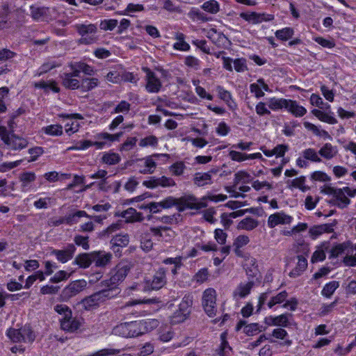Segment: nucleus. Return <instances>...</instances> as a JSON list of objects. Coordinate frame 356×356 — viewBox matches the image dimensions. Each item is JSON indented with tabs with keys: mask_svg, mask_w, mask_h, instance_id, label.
<instances>
[{
	"mask_svg": "<svg viewBox=\"0 0 356 356\" xmlns=\"http://www.w3.org/2000/svg\"><path fill=\"white\" fill-rule=\"evenodd\" d=\"M76 32L81 35L80 43L90 44L97 40V26L94 24H77L74 25Z\"/></svg>",
	"mask_w": 356,
	"mask_h": 356,
	"instance_id": "nucleus-1",
	"label": "nucleus"
},
{
	"mask_svg": "<svg viewBox=\"0 0 356 356\" xmlns=\"http://www.w3.org/2000/svg\"><path fill=\"white\" fill-rule=\"evenodd\" d=\"M0 138L5 145L12 149H22L28 145L26 139L15 134H10L6 127L3 126L0 127Z\"/></svg>",
	"mask_w": 356,
	"mask_h": 356,
	"instance_id": "nucleus-2",
	"label": "nucleus"
},
{
	"mask_svg": "<svg viewBox=\"0 0 356 356\" xmlns=\"http://www.w3.org/2000/svg\"><path fill=\"white\" fill-rule=\"evenodd\" d=\"M87 286L85 280H77L69 283L60 293V299L63 302H67L72 298L83 291Z\"/></svg>",
	"mask_w": 356,
	"mask_h": 356,
	"instance_id": "nucleus-3",
	"label": "nucleus"
},
{
	"mask_svg": "<svg viewBox=\"0 0 356 356\" xmlns=\"http://www.w3.org/2000/svg\"><path fill=\"white\" fill-rule=\"evenodd\" d=\"M166 271L164 268H159L154 275L145 282V289L147 291H157L163 288L166 282Z\"/></svg>",
	"mask_w": 356,
	"mask_h": 356,
	"instance_id": "nucleus-4",
	"label": "nucleus"
},
{
	"mask_svg": "<svg viewBox=\"0 0 356 356\" xmlns=\"http://www.w3.org/2000/svg\"><path fill=\"white\" fill-rule=\"evenodd\" d=\"M216 292L213 289H207L202 296V306L205 313L209 317H213L216 314Z\"/></svg>",
	"mask_w": 356,
	"mask_h": 356,
	"instance_id": "nucleus-5",
	"label": "nucleus"
},
{
	"mask_svg": "<svg viewBox=\"0 0 356 356\" xmlns=\"http://www.w3.org/2000/svg\"><path fill=\"white\" fill-rule=\"evenodd\" d=\"M129 270L130 268L129 265L120 263L111 272L110 279L104 280V282L106 284H113L117 286L120 282H122L125 279Z\"/></svg>",
	"mask_w": 356,
	"mask_h": 356,
	"instance_id": "nucleus-6",
	"label": "nucleus"
},
{
	"mask_svg": "<svg viewBox=\"0 0 356 356\" xmlns=\"http://www.w3.org/2000/svg\"><path fill=\"white\" fill-rule=\"evenodd\" d=\"M143 71L145 73V80L147 82L145 88L147 91L149 93L159 92L162 87L160 79L148 67H143Z\"/></svg>",
	"mask_w": 356,
	"mask_h": 356,
	"instance_id": "nucleus-7",
	"label": "nucleus"
},
{
	"mask_svg": "<svg viewBox=\"0 0 356 356\" xmlns=\"http://www.w3.org/2000/svg\"><path fill=\"white\" fill-rule=\"evenodd\" d=\"M143 185L148 188L154 189L159 186L163 188L174 186L176 183L172 178L165 176L160 177H150L147 180L143 182Z\"/></svg>",
	"mask_w": 356,
	"mask_h": 356,
	"instance_id": "nucleus-8",
	"label": "nucleus"
},
{
	"mask_svg": "<svg viewBox=\"0 0 356 356\" xmlns=\"http://www.w3.org/2000/svg\"><path fill=\"white\" fill-rule=\"evenodd\" d=\"M239 16L246 22L253 24H260L263 22H269L273 20L274 18L272 15H268L264 13H258L256 12H243L239 14Z\"/></svg>",
	"mask_w": 356,
	"mask_h": 356,
	"instance_id": "nucleus-9",
	"label": "nucleus"
},
{
	"mask_svg": "<svg viewBox=\"0 0 356 356\" xmlns=\"http://www.w3.org/2000/svg\"><path fill=\"white\" fill-rule=\"evenodd\" d=\"M76 251V247L74 244H68L65 249L53 250L51 254L56 257V259L64 264L73 258Z\"/></svg>",
	"mask_w": 356,
	"mask_h": 356,
	"instance_id": "nucleus-10",
	"label": "nucleus"
},
{
	"mask_svg": "<svg viewBox=\"0 0 356 356\" xmlns=\"http://www.w3.org/2000/svg\"><path fill=\"white\" fill-rule=\"evenodd\" d=\"M101 284L102 286L106 287L97 292L102 303L116 297L120 293V289L118 286L113 284H106L104 280L101 282Z\"/></svg>",
	"mask_w": 356,
	"mask_h": 356,
	"instance_id": "nucleus-11",
	"label": "nucleus"
},
{
	"mask_svg": "<svg viewBox=\"0 0 356 356\" xmlns=\"http://www.w3.org/2000/svg\"><path fill=\"white\" fill-rule=\"evenodd\" d=\"M19 180L21 183L22 191L27 192L35 188L36 175L33 172H24L19 175Z\"/></svg>",
	"mask_w": 356,
	"mask_h": 356,
	"instance_id": "nucleus-12",
	"label": "nucleus"
},
{
	"mask_svg": "<svg viewBox=\"0 0 356 356\" xmlns=\"http://www.w3.org/2000/svg\"><path fill=\"white\" fill-rule=\"evenodd\" d=\"M31 17L35 21H47L49 17V8L44 6L32 5L30 6Z\"/></svg>",
	"mask_w": 356,
	"mask_h": 356,
	"instance_id": "nucleus-13",
	"label": "nucleus"
},
{
	"mask_svg": "<svg viewBox=\"0 0 356 356\" xmlns=\"http://www.w3.org/2000/svg\"><path fill=\"white\" fill-rule=\"evenodd\" d=\"M292 314L289 313L282 314L277 316H269L265 318L264 323L268 326L288 327L289 325V318Z\"/></svg>",
	"mask_w": 356,
	"mask_h": 356,
	"instance_id": "nucleus-14",
	"label": "nucleus"
},
{
	"mask_svg": "<svg viewBox=\"0 0 356 356\" xmlns=\"http://www.w3.org/2000/svg\"><path fill=\"white\" fill-rule=\"evenodd\" d=\"M330 203L339 209H345L350 204V200L347 197L343 188H337Z\"/></svg>",
	"mask_w": 356,
	"mask_h": 356,
	"instance_id": "nucleus-15",
	"label": "nucleus"
},
{
	"mask_svg": "<svg viewBox=\"0 0 356 356\" xmlns=\"http://www.w3.org/2000/svg\"><path fill=\"white\" fill-rule=\"evenodd\" d=\"M293 218L289 215H286L282 212L275 213L270 215L268 219V225L270 228H273L275 226L282 224L286 225L290 224L292 221Z\"/></svg>",
	"mask_w": 356,
	"mask_h": 356,
	"instance_id": "nucleus-16",
	"label": "nucleus"
},
{
	"mask_svg": "<svg viewBox=\"0 0 356 356\" xmlns=\"http://www.w3.org/2000/svg\"><path fill=\"white\" fill-rule=\"evenodd\" d=\"M216 90L218 92V97L227 104L230 110L234 111L237 108V104L233 99L232 95L229 91L225 90L221 86H217Z\"/></svg>",
	"mask_w": 356,
	"mask_h": 356,
	"instance_id": "nucleus-17",
	"label": "nucleus"
},
{
	"mask_svg": "<svg viewBox=\"0 0 356 356\" xmlns=\"http://www.w3.org/2000/svg\"><path fill=\"white\" fill-rule=\"evenodd\" d=\"M112 258V254L110 252L104 251H93L92 252V263L95 264L96 267H105Z\"/></svg>",
	"mask_w": 356,
	"mask_h": 356,
	"instance_id": "nucleus-18",
	"label": "nucleus"
},
{
	"mask_svg": "<svg viewBox=\"0 0 356 356\" xmlns=\"http://www.w3.org/2000/svg\"><path fill=\"white\" fill-rule=\"evenodd\" d=\"M100 303L102 302L96 292L83 298L79 305L86 311H90L97 308Z\"/></svg>",
	"mask_w": 356,
	"mask_h": 356,
	"instance_id": "nucleus-19",
	"label": "nucleus"
},
{
	"mask_svg": "<svg viewBox=\"0 0 356 356\" xmlns=\"http://www.w3.org/2000/svg\"><path fill=\"white\" fill-rule=\"evenodd\" d=\"M129 338L136 337L146 332V323L142 321L128 322Z\"/></svg>",
	"mask_w": 356,
	"mask_h": 356,
	"instance_id": "nucleus-20",
	"label": "nucleus"
},
{
	"mask_svg": "<svg viewBox=\"0 0 356 356\" xmlns=\"http://www.w3.org/2000/svg\"><path fill=\"white\" fill-rule=\"evenodd\" d=\"M286 109L296 118H300L307 113V109L295 100L288 99Z\"/></svg>",
	"mask_w": 356,
	"mask_h": 356,
	"instance_id": "nucleus-21",
	"label": "nucleus"
},
{
	"mask_svg": "<svg viewBox=\"0 0 356 356\" xmlns=\"http://www.w3.org/2000/svg\"><path fill=\"white\" fill-rule=\"evenodd\" d=\"M120 216L125 218L127 222H141L144 219L143 214L132 207L122 211Z\"/></svg>",
	"mask_w": 356,
	"mask_h": 356,
	"instance_id": "nucleus-22",
	"label": "nucleus"
},
{
	"mask_svg": "<svg viewBox=\"0 0 356 356\" xmlns=\"http://www.w3.org/2000/svg\"><path fill=\"white\" fill-rule=\"evenodd\" d=\"M63 86L70 90H75L80 88V83L77 79L72 76L67 72L63 73L60 75Z\"/></svg>",
	"mask_w": 356,
	"mask_h": 356,
	"instance_id": "nucleus-23",
	"label": "nucleus"
},
{
	"mask_svg": "<svg viewBox=\"0 0 356 356\" xmlns=\"http://www.w3.org/2000/svg\"><path fill=\"white\" fill-rule=\"evenodd\" d=\"M250 242V238L246 235L238 236L233 242V248L234 253L237 257H243V251L241 250Z\"/></svg>",
	"mask_w": 356,
	"mask_h": 356,
	"instance_id": "nucleus-24",
	"label": "nucleus"
},
{
	"mask_svg": "<svg viewBox=\"0 0 356 356\" xmlns=\"http://www.w3.org/2000/svg\"><path fill=\"white\" fill-rule=\"evenodd\" d=\"M92 252L90 253H81L78 254L72 264L79 266L81 268H88L92 263Z\"/></svg>",
	"mask_w": 356,
	"mask_h": 356,
	"instance_id": "nucleus-25",
	"label": "nucleus"
},
{
	"mask_svg": "<svg viewBox=\"0 0 356 356\" xmlns=\"http://www.w3.org/2000/svg\"><path fill=\"white\" fill-rule=\"evenodd\" d=\"M66 225H72L79 222V219L83 217L91 218V217L85 211L81 210H72L66 216Z\"/></svg>",
	"mask_w": 356,
	"mask_h": 356,
	"instance_id": "nucleus-26",
	"label": "nucleus"
},
{
	"mask_svg": "<svg viewBox=\"0 0 356 356\" xmlns=\"http://www.w3.org/2000/svg\"><path fill=\"white\" fill-rule=\"evenodd\" d=\"M254 281L249 280L248 283H241L234 291V296L235 298L238 297L240 298H245L250 294V291L254 286Z\"/></svg>",
	"mask_w": 356,
	"mask_h": 356,
	"instance_id": "nucleus-27",
	"label": "nucleus"
},
{
	"mask_svg": "<svg viewBox=\"0 0 356 356\" xmlns=\"http://www.w3.org/2000/svg\"><path fill=\"white\" fill-rule=\"evenodd\" d=\"M337 152V147L329 143H325L318 151V154L327 160L333 159Z\"/></svg>",
	"mask_w": 356,
	"mask_h": 356,
	"instance_id": "nucleus-28",
	"label": "nucleus"
},
{
	"mask_svg": "<svg viewBox=\"0 0 356 356\" xmlns=\"http://www.w3.org/2000/svg\"><path fill=\"white\" fill-rule=\"evenodd\" d=\"M60 327L63 330L73 332L77 330L80 327L79 321L72 318V315L70 318H62L60 320Z\"/></svg>",
	"mask_w": 356,
	"mask_h": 356,
	"instance_id": "nucleus-29",
	"label": "nucleus"
},
{
	"mask_svg": "<svg viewBox=\"0 0 356 356\" xmlns=\"http://www.w3.org/2000/svg\"><path fill=\"white\" fill-rule=\"evenodd\" d=\"M246 275L249 279L257 277L259 270L257 265V260L253 257L248 258L245 264Z\"/></svg>",
	"mask_w": 356,
	"mask_h": 356,
	"instance_id": "nucleus-30",
	"label": "nucleus"
},
{
	"mask_svg": "<svg viewBox=\"0 0 356 356\" xmlns=\"http://www.w3.org/2000/svg\"><path fill=\"white\" fill-rule=\"evenodd\" d=\"M99 84L97 78H83L80 83V89L83 92H88L97 88Z\"/></svg>",
	"mask_w": 356,
	"mask_h": 356,
	"instance_id": "nucleus-31",
	"label": "nucleus"
},
{
	"mask_svg": "<svg viewBox=\"0 0 356 356\" xmlns=\"http://www.w3.org/2000/svg\"><path fill=\"white\" fill-rule=\"evenodd\" d=\"M312 113L322 122L330 124H335L337 123V120L334 117L330 115L328 113L321 111L318 109H313L312 111Z\"/></svg>",
	"mask_w": 356,
	"mask_h": 356,
	"instance_id": "nucleus-32",
	"label": "nucleus"
},
{
	"mask_svg": "<svg viewBox=\"0 0 356 356\" xmlns=\"http://www.w3.org/2000/svg\"><path fill=\"white\" fill-rule=\"evenodd\" d=\"M193 296L191 294H186L179 305L178 310L189 316L191 314V308L193 305Z\"/></svg>",
	"mask_w": 356,
	"mask_h": 356,
	"instance_id": "nucleus-33",
	"label": "nucleus"
},
{
	"mask_svg": "<svg viewBox=\"0 0 356 356\" xmlns=\"http://www.w3.org/2000/svg\"><path fill=\"white\" fill-rule=\"evenodd\" d=\"M193 182L197 186H204L213 183L209 173L196 172L194 175Z\"/></svg>",
	"mask_w": 356,
	"mask_h": 356,
	"instance_id": "nucleus-34",
	"label": "nucleus"
},
{
	"mask_svg": "<svg viewBox=\"0 0 356 356\" xmlns=\"http://www.w3.org/2000/svg\"><path fill=\"white\" fill-rule=\"evenodd\" d=\"M258 226V222L257 220L251 217H247L241 220L237 226L238 229H245L250 231L254 229Z\"/></svg>",
	"mask_w": 356,
	"mask_h": 356,
	"instance_id": "nucleus-35",
	"label": "nucleus"
},
{
	"mask_svg": "<svg viewBox=\"0 0 356 356\" xmlns=\"http://www.w3.org/2000/svg\"><path fill=\"white\" fill-rule=\"evenodd\" d=\"M288 99L275 97L270 98L268 101V108L273 111H278L280 109L285 108L287 106Z\"/></svg>",
	"mask_w": 356,
	"mask_h": 356,
	"instance_id": "nucleus-36",
	"label": "nucleus"
},
{
	"mask_svg": "<svg viewBox=\"0 0 356 356\" xmlns=\"http://www.w3.org/2000/svg\"><path fill=\"white\" fill-rule=\"evenodd\" d=\"M20 332L22 338H23V342L32 343L35 340V333L29 325H25L20 327Z\"/></svg>",
	"mask_w": 356,
	"mask_h": 356,
	"instance_id": "nucleus-37",
	"label": "nucleus"
},
{
	"mask_svg": "<svg viewBox=\"0 0 356 356\" xmlns=\"http://www.w3.org/2000/svg\"><path fill=\"white\" fill-rule=\"evenodd\" d=\"M129 243V236L127 234H119L114 236L111 240V244H113L115 247H126Z\"/></svg>",
	"mask_w": 356,
	"mask_h": 356,
	"instance_id": "nucleus-38",
	"label": "nucleus"
},
{
	"mask_svg": "<svg viewBox=\"0 0 356 356\" xmlns=\"http://www.w3.org/2000/svg\"><path fill=\"white\" fill-rule=\"evenodd\" d=\"M188 16L193 21L197 20L202 22H206L211 19V18L208 17L206 14L201 12L196 8H192L188 13Z\"/></svg>",
	"mask_w": 356,
	"mask_h": 356,
	"instance_id": "nucleus-39",
	"label": "nucleus"
},
{
	"mask_svg": "<svg viewBox=\"0 0 356 356\" xmlns=\"http://www.w3.org/2000/svg\"><path fill=\"white\" fill-rule=\"evenodd\" d=\"M306 181V178L304 176H300L298 178H296L293 180H288L286 183L289 184V188H298L300 189L302 191L305 192L309 189V187L305 186V183Z\"/></svg>",
	"mask_w": 356,
	"mask_h": 356,
	"instance_id": "nucleus-40",
	"label": "nucleus"
},
{
	"mask_svg": "<svg viewBox=\"0 0 356 356\" xmlns=\"http://www.w3.org/2000/svg\"><path fill=\"white\" fill-rule=\"evenodd\" d=\"M303 158L306 160H309L312 162L320 163L322 161L321 159L318 156V152L313 148H307L302 152Z\"/></svg>",
	"mask_w": 356,
	"mask_h": 356,
	"instance_id": "nucleus-41",
	"label": "nucleus"
},
{
	"mask_svg": "<svg viewBox=\"0 0 356 356\" xmlns=\"http://www.w3.org/2000/svg\"><path fill=\"white\" fill-rule=\"evenodd\" d=\"M178 204L175 207H177V209L179 211H183L186 208L189 209V206H192L191 201H196L195 197L190 195L188 197H181L180 198H177Z\"/></svg>",
	"mask_w": 356,
	"mask_h": 356,
	"instance_id": "nucleus-42",
	"label": "nucleus"
},
{
	"mask_svg": "<svg viewBox=\"0 0 356 356\" xmlns=\"http://www.w3.org/2000/svg\"><path fill=\"white\" fill-rule=\"evenodd\" d=\"M102 161L103 163L111 165L118 163L121 161V158L117 153L107 152L103 155Z\"/></svg>",
	"mask_w": 356,
	"mask_h": 356,
	"instance_id": "nucleus-43",
	"label": "nucleus"
},
{
	"mask_svg": "<svg viewBox=\"0 0 356 356\" xmlns=\"http://www.w3.org/2000/svg\"><path fill=\"white\" fill-rule=\"evenodd\" d=\"M339 286V282L331 281L324 286L323 289H322L321 294L326 298H330Z\"/></svg>",
	"mask_w": 356,
	"mask_h": 356,
	"instance_id": "nucleus-44",
	"label": "nucleus"
},
{
	"mask_svg": "<svg viewBox=\"0 0 356 356\" xmlns=\"http://www.w3.org/2000/svg\"><path fill=\"white\" fill-rule=\"evenodd\" d=\"M304 126L307 129L312 131L316 136L323 138H330V136L327 131L323 129L321 130L317 126L311 122H305Z\"/></svg>",
	"mask_w": 356,
	"mask_h": 356,
	"instance_id": "nucleus-45",
	"label": "nucleus"
},
{
	"mask_svg": "<svg viewBox=\"0 0 356 356\" xmlns=\"http://www.w3.org/2000/svg\"><path fill=\"white\" fill-rule=\"evenodd\" d=\"M201 8L206 12L211 14H216L220 10V5L216 0H209L205 1Z\"/></svg>",
	"mask_w": 356,
	"mask_h": 356,
	"instance_id": "nucleus-46",
	"label": "nucleus"
},
{
	"mask_svg": "<svg viewBox=\"0 0 356 356\" xmlns=\"http://www.w3.org/2000/svg\"><path fill=\"white\" fill-rule=\"evenodd\" d=\"M275 34L277 39L286 41L293 37L294 31L292 28L286 27L282 29L277 30Z\"/></svg>",
	"mask_w": 356,
	"mask_h": 356,
	"instance_id": "nucleus-47",
	"label": "nucleus"
},
{
	"mask_svg": "<svg viewBox=\"0 0 356 356\" xmlns=\"http://www.w3.org/2000/svg\"><path fill=\"white\" fill-rule=\"evenodd\" d=\"M129 325L127 323H120L113 329V334L115 335L120 336L125 338L129 337Z\"/></svg>",
	"mask_w": 356,
	"mask_h": 356,
	"instance_id": "nucleus-48",
	"label": "nucleus"
},
{
	"mask_svg": "<svg viewBox=\"0 0 356 356\" xmlns=\"http://www.w3.org/2000/svg\"><path fill=\"white\" fill-rule=\"evenodd\" d=\"M287 297V292L286 291H283L270 298V301L268 302V307L269 308H272L277 304L282 303L286 300Z\"/></svg>",
	"mask_w": 356,
	"mask_h": 356,
	"instance_id": "nucleus-49",
	"label": "nucleus"
},
{
	"mask_svg": "<svg viewBox=\"0 0 356 356\" xmlns=\"http://www.w3.org/2000/svg\"><path fill=\"white\" fill-rule=\"evenodd\" d=\"M6 335L13 343L23 342V338H22L20 328H9L6 332Z\"/></svg>",
	"mask_w": 356,
	"mask_h": 356,
	"instance_id": "nucleus-50",
	"label": "nucleus"
},
{
	"mask_svg": "<svg viewBox=\"0 0 356 356\" xmlns=\"http://www.w3.org/2000/svg\"><path fill=\"white\" fill-rule=\"evenodd\" d=\"M44 131L49 136H61L63 134V127L60 124L49 125L44 128Z\"/></svg>",
	"mask_w": 356,
	"mask_h": 356,
	"instance_id": "nucleus-51",
	"label": "nucleus"
},
{
	"mask_svg": "<svg viewBox=\"0 0 356 356\" xmlns=\"http://www.w3.org/2000/svg\"><path fill=\"white\" fill-rule=\"evenodd\" d=\"M118 24V21L115 19H104L101 21L99 27L104 31H113Z\"/></svg>",
	"mask_w": 356,
	"mask_h": 356,
	"instance_id": "nucleus-52",
	"label": "nucleus"
},
{
	"mask_svg": "<svg viewBox=\"0 0 356 356\" xmlns=\"http://www.w3.org/2000/svg\"><path fill=\"white\" fill-rule=\"evenodd\" d=\"M60 66V64L57 63L55 60H49L44 63H43L40 67L38 70L37 74L38 76L42 75L44 73H46L51 70V69H54L56 67Z\"/></svg>",
	"mask_w": 356,
	"mask_h": 356,
	"instance_id": "nucleus-53",
	"label": "nucleus"
},
{
	"mask_svg": "<svg viewBox=\"0 0 356 356\" xmlns=\"http://www.w3.org/2000/svg\"><path fill=\"white\" fill-rule=\"evenodd\" d=\"M144 160L147 170H139V172L143 175L152 174L156 166V162L151 157H147Z\"/></svg>",
	"mask_w": 356,
	"mask_h": 356,
	"instance_id": "nucleus-54",
	"label": "nucleus"
},
{
	"mask_svg": "<svg viewBox=\"0 0 356 356\" xmlns=\"http://www.w3.org/2000/svg\"><path fill=\"white\" fill-rule=\"evenodd\" d=\"M54 310L59 314L63 315V318H70L72 316V310L65 305H56L54 307Z\"/></svg>",
	"mask_w": 356,
	"mask_h": 356,
	"instance_id": "nucleus-55",
	"label": "nucleus"
},
{
	"mask_svg": "<svg viewBox=\"0 0 356 356\" xmlns=\"http://www.w3.org/2000/svg\"><path fill=\"white\" fill-rule=\"evenodd\" d=\"M186 165L183 161H177L170 167V170L174 175L180 176L183 174Z\"/></svg>",
	"mask_w": 356,
	"mask_h": 356,
	"instance_id": "nucleus-56",
	"label": "nucleus"
},
{
	"mask_svg": "<svg viewBox=\"0 0 356 356\" xmlns=\"http://www.w3.org/2000/svg\"><path fill=\"white\" fill-rule=\"evenodd\" d=\"M70 276V273H67L65 270H59L54 274L49 280L51 283H58L60 282L67 280Z\"/></svg>",
	"mask_w": 356,
	"mask_h": 356,
	"instance_id": "nucleus-57",
	"label": "nucleus"
},
{
	"mask_svg": "<svg viewBox=\"0 0 356 356\" xmlns=\"http://www.w3.org/2000/svg\"><path fill=\"white\" fill-rule=\"evenodd\" d=\"M76 67L81 72H83L86 75L92 76L95 72L93 67L83 62H76Z\"/></svg>",
	"mask_w": 356,
	"mask_h": 356,
	"instance_id": "nucleus-58",
	"label": "nucleus"
},
{
	"mask_svg": "<svg viewBox=\"0 0 356 356\" xmlns=\"http://www.w3.org/2000/svg\"><path fill=\"white\" fill-rule=\"evenodd\" d=\"M188 317V316L186 314L177 310L170 317V323L172 325L179 324L184 322Z\"/></svg>",
	"mask_w": 356,
	"mask_h": 356,
	"instance_id": "nucleus-59",
	"label": "nucleus"
},
{
	"mask_svg": "<svg viewBox=\"0 0 356 356\" xmlns=\"http://www.w3.org/2000/svg\"><path fill=\"white\" fill-rule=\"evenodd\" d=\"M161 207L163 209H170L178 204V200L173 196H168L160 202Z\"/></svg>",
	"mask_w": 356,
	"mask_h": 356,
	"instance_id": "nucleus-60",
	"label": "nucleus"
},
{
	"mask_svg": "<svg viewBox=\"0 0 356 356\" xmlns=\"http://www.w3.org/2000/svg\"><path fill=\"white\" fill-rule=\"evenodd\" d=\"M311 179L322 182H328L331 180L330 177L324 172L315 171L311 175Z\"/></svg>",
	"mask_w": 356,
	"mask_h": 356,
	"instance_id": "nucleus-61",
	"label": "nucleus"
},
{
	"mask_svg": "<svg viewBox=\"0 0 356 356\" xmlns=\"http://www.w3.org/2000/svg\"><path fill=\"white\" fill-rule=\"evenodd\" d=\"M158 145V139L154 136H149L140 140L139 145L140 147L152 146L156 147Z\"/></svg>",
	"mask_w": 356,
	"mask_h": 356,
	"instance_id": "nucleus-62",
	"label": "nucleus"
},
{
	"mask_svg": "<svg viewBox=\"0 0 356 356\" xmlns=\"http://www.w3.org/2000/svg\"><path fill=\"white\" fill-rule=\"evenodd\" d=\"M235 183L238 184L239 182L249 183L251 181V176L247 172L239 171L235 174Z\"/></svg>",
	"mask_w": 356,
	"mask_h": 356,
	"instance_id": "nucleus-63",
	"label": "nucleus"
},
{
	"mask_svg": "<svg viewBox=\"0 0 356 356\" xmlns=\"http://www.w3.org/2000/svg\"><path fill=\"white\" fill-rule=\"evenodd\" d=\"M225 333L221 334V338L222 339L220 349L218 352L219 356H229V352L232 350V348L230 347L227 341L224 339Z\"/></svg>",
	"mask_w": 356,
	"mask_h": 356,
	"instance_id": "nucleus-64",
	"label": "nucleus"
}]
</instances>
